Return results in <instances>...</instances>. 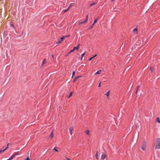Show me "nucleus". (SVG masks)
Wrapping results in <instances>:
<instances>
[{
  "label": "nucleus",
  "instance_id": "nucleus-1",
  "mask_svg": "<svg viewBox=\"0 0 160 160\" xmlns=\"http://www.w3.org/2000/svg\"><path fill=\"white\" fill-rule=\"evenodd\" d=\"M155 149H160V138H158L155 143Z\"/></svg>",
  "mask_w": 160,
  "mask_h": 160
},
{
  "label": "nucleus",
  "instance_id": "nucleus-2",
  "mask_svg": "<svg viewBox=\"0 0 160 160\" xmlns=\"http://www.w3.org/2000/svg\"><path fill=\"white\" fill-rule=\"evenodd\" d=\"M146 142L143 141L142 143V145L141 147V149L142 150H145L146 148Z\"/></svg>",
  "mask_w": 160,
  "mask_h": 160
},
{
  "label": "nucleus",
  "instance_id": "nucleus-3",
  "mask_svg": "<svg viewBox=\"0 0 160 160\" xmlns=\"http://www.w3.org/2000/svg\"><path fill=\"white\" fill-rule=\"evenodd\" d=\"M73 129V127L72 126L69 128V132L71 135L72 134V131Z\"/></svg>",
  "mask_w": 160,
  "mask_h": 160
},
{
  "label": "nucleus",
  "instance_id": "nucleus-4",
  "mask_svg": "<svg viewBox=\"0 0 160 160\" xmlns=\"http://www.w3.org/2000/svg\"><path fill=\"white\" fill-rule=\"evenodd\" d=\"M85 133L88 136H90V131L88 130H86L85 131Z\"/></svg>",
  "mask_w": 160,
  "mask_h": 160
},
{
  "label": "nucleus",
  "instance_id": "nucleus-5",
  "mask_svg": "<svg viewBox=\"0 0 160 160\" xmlns=\"http://www.w3.org/2000/svg\"><path fill=\"white\" fill-rule=\"evenodd\" d=\"M88 21H87V20H85L84 21L81 22H79V25L82 24H84L86 23Z\"/></svg>",
  "mask_w": 160,
  "mask_h": 160
},
{
  "label": "nucleus",
  "instance_id": "nucleus-6",
  "mask_svg": "<svg viewBox=\"0 0 160 160\" xmlns=\"http://www.w3.org/2000/svg\"><path fill=\"white\" fill-rule=\"evenodd\" d=\"M106 158V155L104 153H102V156H101V159H104Z\"/></svg>",
  "mask_w": 160,
  "mask_h": 160
},
{
  "label": "nucleus",
  "instance_id": "nucleus-7",
  "mask_svg": "<svg viewBox=\"0 0 160 160\" xmlns=\"http://www.w3.org/2000/svg\"><path fill=\"white\" fill-rule=\"evenodd\" d=\"M110 92V91H109L105 94V95L107 96L108 99H109V95Z\"/></svg>",
  "mask_w": 160,
  "mask_h": 160
},
{
  "label": "nucleus",
  "instance_id": "nucleus-8",
  "mask_svg": "<svg viewBox=\"0 0 160 160\" xmlns=\"http://www.w3.org/2000/svg\"><path fill=\"white\" fill-rule=\"evenodd\" d=\"M80 44H79L78 46L77 47H74L73 48V49L74 50V51L75 49H77V50H78L79 49V45Z\"/></svg>",
  "mask_w": 160,
  "mask_h": 160
},
{
  "label": "nucleus",
  "instance_id": "nucleus-9",
  "mask_svg": "<svg viewBox=\"0 0 160 160\" xmlns=\"http://www.w3.org/2000/svg\"><path fill=\"white\" fill-rule=\"evenodd\" d=\"M49 137L51 139H52L53 138V134L52 132L51 133H50L49 136Z\"/></svg>",
  "mask_w": 160,
  "mask_h": 160
},
{
  "label": "nucleus",
  "instance_id": "nucleus-10",
  "mask_svg": "<svg viewBox=\"0 0 160 160\" xmlns=\"http://www.w3.org/2000/svg\"><path fill=\"white\" fill-rule=\"evenodd\" d=\"M97 3V2H93V3H92L91 4L89 5V7L94 6V5H96Z\"/></svg>",
  "mask_w": 160,
  "mask_h": 160
},
{
  "label": "nucleus",
  "instance_id": "nucleus-11",
  "mask_svg": "<svg viewBox=\"0 0 160 160\" xmlns=\"http://www.w3.org/2000/svg\"><path fill=\"white\" fill-rule=\"evenodd\" d=\"M102 71V70H100L99 71H97L95 73V75H97V74H100V72Z\"/></svg>",
  "mask_w": 160,
  "mask_h": 160
},
{
  "label": "nucleus",
  "instance_id": "nucleus-12",
  "mask_svg": "<svg viewBox=\"0 0 160 160\" xmlns=\"http://www.w3.org/2000/svg\"><path fill=\"white\" fill-rule=\"evenodd\" d=\"M46 62V59H44L42 62V66L43 64H44Z\"/></svg>",
  "mask_w": 160,
  "mask_h": 160
},
{
  "label": "nucleus",
  "instance_id": "nucleus-13",
  "mask_svg": "<svg viewBox=\"0 0 160 160\" xmlns=\"http://www.w3.org/2000/svg\"><path fill=\"white\" fill-rule=\"evenodd\" d=\"M74 51V50L73 49L71 50L68 53L67 55L66 56H68V55L69 54L73 52Z\"/></svg>",
  "mask_w": 160,
  "mask_h": 160
},
{
  "label": "nucleus",
  "instance_id": "nucleus-14",
  "mask_svg": "<svg viewBox=\"0 0 160 160\" xmlns=\"http://www.w3.org/2000/svg\"><path fill=\"white\" fill-rule=\"evenodd\" d=\"M58 148L57 147H55L53 149V150H54V151H55L56 152H58V150L56 148Z\"/></svg>",
  "mask_w": 160,
  "mask_h": 160
},
{
  "label": "nucleus",
  "instance_id": "nucleus-15",
  "mask_svg": "<svg viewBox=\"0 0 160 160\" xmlns=\"http://www.w3.org/2000/svg\"><path fill=\"white\" fill-rule=\"evenodd\" d=\"M85 52L84 53H82V55H81V60H82V58H83V57L84 56V55H85Z\"/></svg>",
  "mask_w": 160,
  "mask_h": 160
},
{
  "label": "nucleus",
  "instance_id": "nucleus-16",
  "mask_svg": "<svg viewBox=\"0 0 160 160\" xmlns=\"http://www.w3.org/2000/svg\"><path fill=\"white\" fill-rule=\"evenodd\" d=\"M62 42V41L61 40V39L60 38L59 39L58 42H57L56 44H59V43H61Z\"/></svg>",
  "mask_w": 160,
  "mask_h": 160
},
{
  "label": "nucleus",
  "instance_id": "nucleus-17",
  "mask_svg": "<svg viewBox=\"0 0 160 160\" xmlns=\"http://www.w3.org/2000/svg\"><path fill=\"white\" fill-rule=\"evenodd\" d=\"M156 121L159 123H160V120L159 118H157L156 119Z\"/></svg>",
  "mask_w": 160,
  "mask_h": 160
},
{
  "label": "nucleus",
  "instance_id": "nucleus-18",
  "mask_svg": "<svg viewBox=\"0 0 160 160\" xmlns=\"http://www.w3.org/2000/svg\"><path fill=\"white\" fill-rule=\"evenodd\" d=\"M73 93V92H71L69 94V95L68 97V98H69L72 96V94Z\"/></svg>",
  "mask_w": 160,
  "mask_h": 160
},
{
  "label": "nucleus",
  "instance_id": "nucleus-19",
  "mask_svg": "<svg viewBox=\"0 0 160 160\" xmlns=\"http://www.w3.org/2000/svg\"><path fill=\"white\" fill-rule=\"evenodd\" d=\"M14 157V156L12 155L10 158L8 159V160H11L13 159V158Z\"/></svg>",
  "mask_w": 160,
  "mask_h": 160
},
{
  "label": "nucleus",
  "instance_id": "nucleus-20",
  "mask_svg": "<svg viewBox=\"0 0 160 160\" xmlns=\"http://www.w3.org/2000/svg\"><path fill=\"white\" fill-rule=\"evenodd\" d=\"M96 157V158L98 160V152H97Z\"/></svg>",
  "mask_w": 160,
  "mask_h": 160
},
{
  "label": "nucleus",
  "instance_id": "nucleus-21",
  "mask_svg": "<svg viewBox=\"0 0 160 160\" xmlns=\"http://www.w3.org/2000/svg\"><path fill=\"white\" fill-rule=\"evenodd\" d=\"M133 32H136V33H137V29L135 28V29H133Z\"/></svg>",
  "mask_w": 160,
  "mask_h": 160
},
{
  "label": "nucleus",
  "instance_id": "nucleus-22",
  "mask_svg": "<svg viewBox=\"0 0 160 160\" xmlns=\"http://www.w3.org/2000/svg\"><path fill=\"white\" fill-rule=\"evenodd\" d=\"M150 70L151 72H153V68H152V67H150Z\"/></svg>",
  "mask_w": 160,
  "mask_h": 160
},
{
  "label": "nucleus",
  "instance_id": "nucleus-23",
  "mask_svg": "<svg viewBox=\"0 0 160 160\" xmlns=\"http://www.w3.org/2000/svg\"><path fill=\"white\" fill-rule=\"evenodd\" d=\"M65 38V37H63L62 38H60L61 39V40L62 41Z\"/></svg>",
  "mask_w": 160,
  "mask_h": 160
},
{
  "label": "nucleus",
  "instance_id": "nucleus-24",
  "mask_svg": "<svg viewBox=\"0 0 160 160\" xmlns=\"http://www.w3.org/2000/svg\"><path fill=\"white\" fill-rule=\"evenodd\" d=\"M5 151V149L0 150V153L4 152Z\"/></svg>",
  "mask_w": 160,
  "mask_h": 160
},
{
  "label": "nucleus",
  "instance_id": "nucleus-25",
  "mask_svg": "<svg viewBox=\"0 0 160 160\" xmlns=\"http://www.w3.org/2000/svg\"><path fill=\"white\" fill-rule=\"evenodd\" d=\"M75 72L74 71H73L72 72V78L73 77V76L75 75Z\"/></svg>",
  "mask_w": 160,
  "mask_h": 160
},
{
  "label": "nucleus",
  "instance_id": "nucleus-26",
  "mask_svg": "<svg viewBox=\"0 0 160 160\" xmlns=\"http://www.w3.org/2000/svg\"><path fill=\"white\" fill-rule=\"evenodd\" d=\"M93 58V57H91V58H90L89 59V61H91V60H92V59Z\"/></svg>",
  "mask_w": 160,
  "mask_h": 160
},
{
  "label": "nucleus",
  "instance_id": "nucleus-27",
  "mask_svg": "<svg viewBox=\"0 0 160 160\" xmlns=\"http://www.w3.org/2000/svg\"><path fill=\"white\" fill-rule=\"evenodd\" d=\"M98 19H96L94 21V23H96Z\"/></svg>",
  "mask_w": 160,
  "mask_h": 160
},
{
  "label": "nucleus",
  "instance_id": "nucleus-28",
  "mask_svg": "<svg viewBox=\"0 0 160 160\" xmlns=\"http://www.w3.org/2000/svg\"><path fill=\"white\" fill-rule=\"evenodd\" d=\"M81 77V76H77L76 77V79H77L78 78Z\"/></svg>",
  "mask_w": 160,
  "mask_h": 160
},
{
  "label": "nucleus",
  "instance_id": "nucleus-29",
  "mask_svg": "<svg viewBox=\"0 0 160 160\" xmlns=\"http://www.w3.org/2000/svg\"><path fill=\"white\" fill-rule=\"evenodd\" d=\"M88 15H87L86 16V19H85V20H87V21H88Z\"/></svg>",
  "mask_w": 160,
  "mask_h": 160
},
{
  "label": "nucleus",
  "instance_id": "nucleus-30",
  "mask_svg": "<svg viewBox=\"0 0 160 160\" xmlns=\"http://www.w3.org/2000/svg\"><path fill=\"white\" fill-rule=\"evenodd\" d=\"M25 160H30V159L28 157L27 158L25 159Z\"/></svg>",
  "mask_w": 160,
  "mask_h": 160
},
{
  "label": "nucleus",
  "instance_id": "nucleus-31",
  "mask_svg": "<svg viewBox=\"0 0 160 160\" xmlns=\"http://www.w3.org/2000/svg\"><path fill=\"white\" fill-rule=\"evenodd\" d=\"M101 82H100V83H99V84L98 85V87H101Z\"/></svg>",
  "mask_w": 160,
  "mask_h": 160
},
{
  "label": "nucleus",
  "instance_id": "nucleus-32",
  "mask_svg": "<svg viewBox=\"0 0 160 160\" xmlns=\"http://www.w3.org/2000/svg\"><path fill=\"white\" fill-rule=\"evenodd\" d=\"M17 155V154H15V153H14L12 155L13 156H14V157Z\"/></svg>",
  "mask_w": 160,
  "mask_h": 160
},
{
  "label": "nucleus",
  "instance_id": "nucleus-33",
  "mask_svg": "<svg viewBox=\"0 0 160 160\" xmlns=\"http://www.w3.org/2000/svg\"><path fill=\"white\" fill-rule=\"evenodd\" d=\"M69 37H70V35H69L67 36H65V38H68Z\"/></svg>",
  "mask_w": 160,
  "mask_h": 160
},
{
  "label": "nucleus",
  "instance_id": "nucleus-34",
  "mask_svg": "<svg viewBox=\"0 0 160 160\" xmlns=\"http://www.w3.org/2000/svg\"><path fill=\"white\" fill-rule=\"evenodd\" d=\"M68 11V10H65L64 11V12H66L67 11Z\"/></svg>",
  "mask_w": 160,
  "mask_h": 160
},
{
  "label": "nucleus",
  "instance_id": "nucleus-35",
  "mask_svg": "<svg viewBox=\"0 0 160 160\" xmlns=\"http://www.w3.org/2000/svg\"><path fill=\"white\" fill-rule=\"evenodd\" d=\"M8 148V146H7L4 149H5V151Z\"/></svg>",
  "mask_w": 160,
  "mask_h": 160
},
{
  "label": "nucleus",
  "instance_id": "nucleus-36",
  "mask_svg": "<svg viewBox=\"0 0 160 160\" xmlns=\"http://www.w3.org/2000/svg\"><path fill=\"white\" fill-rule=\"evenodd\" d=\"M97 56V55L96 54L93 57H93V58H94L95 57H96Z\"/></svg>",
  "mask_w": 160,
  "mask_h": 160
},
{
  "label": "nucleus",
  "instance_id": "nucleus-37",
  "mask_svg": "<svg viewBox=\"0 0 160 160\" xmlns=\"http://www.w3.org/2000/svg\"><path fill=\"white\" fill-rule=\"evenodd\" d=\"M72 154L74 155H76V154L75 153H74L73 152L72 153Z\"/></svg>",
  "mask_w": 160,
  "mask_h": 160
},
{
  "label": "nucleus",
  "instance_id": "nucleus-38",
  "mask_svg": "<svg viewBox=\"0 0 160 160\" xmlns=\"http://www.w3.org/2000/svg\"><path fill=\"white\" fill-rule=\"evenodd\" d=\"M77 79H76V78L74 79L73 82H75Z\"/></svg>",
  "mask_w": 160,
  "mask_h": 160
},
{
  "label": "nucleus",
  "instance_id": "nucleus-39",
  "mask_svg": "<svg viewBox=\"0 0 160 160\" xmlns=\"http://www.w3.org/2000/svg\"><path fill=\"white\" fill-rule=\"evenodd\" d=\"M51 56L52 57V58H53V55H51Z\"/></svg>",
  "mask_w": 160,
  "mask_h": 160
},
{
  "label": "nucleus",
  "instance_id": "nucleus-40",
  "mask_svg": "<svg viewBox=\"0 0 160 160\" xmlns=\"http://www.w3.org/2000/svg\"><path fill=\"white\" fill-rule=\"evenodd\" d=\"M15 154H17V155L18 154H19V153L18 152H16L15 153Z\"/></svg>",
  "mask_w": 160,
  "mask_h": 160
},
{
  "label": "nucleus",
  "instance_id": "nucleus-41",
  "mask_svg": "<svg viewBox=\"0 0 160 160\" xmlns=\"http://www.w3.org/2000/svg\"><path fill=\"white\" fill-rule=\"evenodd\" d=\"M71 6H72V5L71 4H70L69 7H71Z\"/></svg>",
  "mask_w": 160,
  "mask_h": 160
},
{
  "label": "nucleus",
  "instance_id": "nucleus-42",
  "mask_svg": "<svg viewBox=\"0 0 160 160\" xmlns=\"http://www.w3.org/2000/svg\"><path fill=\"white\" fill-rule=\"evenodd\" d=\"M11 25L13 27H14V26L12 24H11Z\"/></svg>",
  "mask_w": 160,
  "mask_h": 160
},
{
  "label": "nucleus",
  "instance_id": "nucleus-43",
  "mask_svg": "<svg viewBox=\"0 0 160 160\" xmlns=\"http://www.w3.org/2000/svg\"><path fill=\"white\" fill-rule=\"evenodd\" d=\"M67 159V160H70L69 159H68V158H66Z\"/></svg>",
  "mask_w": 160,
  "mask_h": 160
},
{
  "label": "nucleus",
  "instance_id": "nucleus-44",
  "mask_svg": "<svg viewBox=\"0 0 160 160\" xmlns=\"http://www.w3.org/2000/svg\"><path fill=\"white\" fill-rule=\"evenodd\" d=\"M70 8V7H69L68 8V9H67V10H68Z\"/></svg>",
  "mask_w": 160,
  "mask_h": 160
},
{
  "label": "nucleus",
  "instance_id": "nucleus-45",
  "mask_svg": "<svg viewBox=\"0 0 160 160\" xmlns=\"http://www.w3.org/2000/svg\"><path fill=\"white\" fill-rule=\"evenodd\" d=\"M95 23H94V22L93 23L92 25L93 26L94 24Z\"/></svg>",
  "mask_w": 160,
  "mask_h": 160
},
{
  "label": "nucleus",
  "instance_id": "nucleus-46",
  "mask_svg": "<svg viewBox=\"0 0 160 160\" xmlns=\"http://www.w3.org/2000/svg\"><path fill=\"white\" fill-rule=\"evenodd\" d=\"M114 0H112L111 1L112 2V1H114Z\"/></svg>",
  "mask_w": 160,
  "mask_h": 160
},
{
  "label": "nucleus",
  "instance_id": "nucleus-47",
  "mask_svg": "<svg viewBox=\"0 0 160 160\" xmlns=\"http://www.w3.org/2000/svg\"><path fill=\"white\" fill-rule=\"evenodd\" d=\"M92 26H93L92 25V27H91V28H92Z\"/></svg>",
  "mask_w": 160,
  "mask_h": 160
},
{
  "label": "nucleus",
  "instance_id": "nucleus-48",
  "mask_svg": "<svg viewBox=\"0 0 160 160\" xmlns=\"http://www.w3.org/2000/svg\"><path fill=\"white\" fill-rule=\"evenodd\" d=\"M8 145H9V144H8H8H7V146H8Z\"/></svg>",
  "mask_w": 160,
  "mask_h": 160
},
{
  "label": "nucleus",
  "instance_id": "nucleus-49",
  "mask_svg": "<svg viewBox=\"0 0 160 160\" xmlns=\"http://www.w3.org/2000/svg\"><path fill=\"white\" fill-rule=\"evenodd\" d=\"M138 87L137 90V91H136V93L137 92V90H138Z\"/></svg>",
  "mask_w": 160,
  "mask_h": 160
}]
</instances>
